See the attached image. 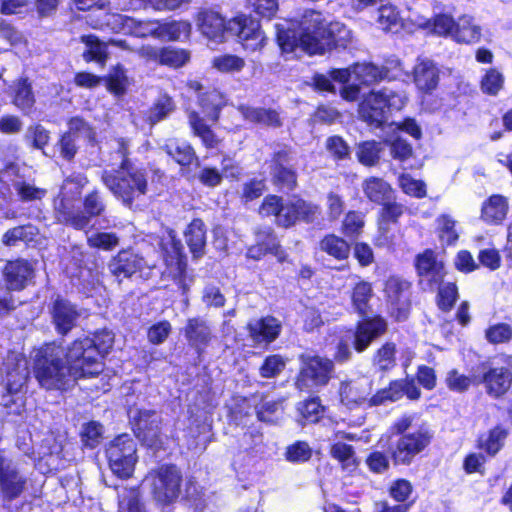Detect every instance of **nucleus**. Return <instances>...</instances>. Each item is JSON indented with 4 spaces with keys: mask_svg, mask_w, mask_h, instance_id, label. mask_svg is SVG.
<instances>
[{
    "mask_svg": "<svg viewBox=\"0 0 512 512\" xmlns=\"http://www.w3.org/2000/svg\"><path fill=\"white\" fill-rule=\"evenodd\" d=\"M478 382L484 385L489 396L499 398L506 394L512 385V367L509 365L485 367Z\"/></svg>",
    "mask_w": 512,
    "mask_h": 512,
    "instance_id": "dca6fc26",
    "label": "nucleus"
},
{
    "mask_svg": "<svg viewBox=\"0 0 512 512\" xmlns=\"http://www.w3.org/2000/svg\"><path fill=\"white\" fill-rule=\"evenodd\" d=\"M51 314L53 323L61 334L68 333L78 317L75 307L70 302L59 298L54 301Z\"/></svg>",
    "mask_w": 512,
    "mask_h": 512,
    "instance_id": "4be33fe9",
    "label": "nucleus"
},
{
    "mask_svg": "<svg viewBox=\"0 0 512 512\" xmlns=\"http://www.w3.org/2000/svg\"><path fill=\"white\" fill-rule=\"evenodd\" d=\"M13 188L19 199L24 202L41 200L46 195L45 189L24 180L15 181Z\"/></svg>",
    "mask_w": 512,
    "mask_h": 512,
    "instance_id": "864d4df0",
    "label": "nucleus"
},
{
    "mask_svg": "<svg viewBox=\"0 0 512 512\" xmlns=\"http://www.w3.org/2000/svg\"><path fill=\"white\" fill-rule=\"evenodd\" d=\"M289 160V155L286 151H279L275 155V167L273 169V177L275 181L283 187L292 189L296 184V174L293 170L284 167V163Z\"/></svg>",
    "mask_w": 512,
    "mask_h": 512,
    "instance_id": "4c0bfd02",
    "label": "nucleus"
},
{
    "mask_svg": "<svg viewBox=\"0 0 512 512\" xmlns=\"http://www.w3.org/2000/svg\"><path fill=\"white\" fill-rule=\"evenodd\" d=\"M399 185L403 192L415 198L426 196V184L422 180L414 179L409 174H402L399 177Z\"/></svg>",
    "mask_w": 512,
    "mask_h": 512,
    "instance_id": "e2e57ef3",
    "label": "nucleus"
},
{
    "mask_svg": "<svg viewBox=\"0 0 512 512\" xmlns=\"http://www.w3.org/2000/svg\"><path fill=\"white\" fill-rule=\"evenodd\" d=\"M509 204L505 197L492 195L485 200L481 207V219L491 225L501 224L508 213Z\"/></svg>",
    "mask_w": 512,
    "mask_h": 512,
    "instance_id": "a878e982",
    "label": "nucleus"
},
{
    "mask_svg": "<svg viewBox=\"0 0 512 512\" xmlns=\"http://www.w3.org/2000/svg\"><path fill=\"white\" fill-rule=\"evenodd\" d=\"M377 23L384 31H398L405 26L397 8L390 4L382 5L378 9Z\"/></svg>",
    "mask_w": 512,
    "mask_h": 512,
    "instance_id": "a19ab883",
    "label": "nucleus"
},
{
    "mask_svg": "<svg viewBox=\"0 0 512 512\" xmlns=\"http://www.w3.org/2000/svg\"><path fill=\"white\" fill-rule=\"evenodd\" d=\"M239 111L242 116L253 123L264 124L268 126H279L280 118L277 112L248 106H240Z\"/></svg>",
    "mask_w": 512,
    "mask_h": 512,
    "instance_id": "58836bf2",
    "label": "nucleus"
},
{
    "mask_svg": "<svg viewBox=\"0 0 512 512\" xmlns=\"http://www.w3.org/2000/svg\"><path fill=\"white\" fill-rule=\"evenodd\" d=\"M507 437L508 430L496 426L479 437L478 447L488 455L495 456L503 448Z\"/></svg>",
    "mask_w": 512,
    "mask_h": 512,
    "instance_id": "7c9ffc66",
    "label": "nucleus"
},
{
    "mask_svg": "<svg viewBox=\"0 0 512 512\" xmlns=\"http://www.w3.org/2000/svg\"><path fill=\"white\" fill-rule=\"evenodd\" d=\"M181 473L173 465H164L151 471L145 478L155 500L167 504L175 501L180 493Z\"/></svg>",
    "mask_w": 512,
    "mask_h": 512,
    "instance_id": "0eeeda50",
    "label": "nucleus"
},
{
    "mask_svg": "<svg viewBox=\"0 0 512 512\" xmlns=\"http://www.w3.org/2000/svg\"><path fill=\"white\" fill-rule=\"evenodd\" d=\"M482 29L475 18L470 15L458 17L455 23L453 41L461 44H473L480 41Z\"/></svg>",
    "mask_w": 512,
    "mask_h": 512,
    "instance_id": "bb28decb",
    "label": "nucleus"
},
{
    "mask_svg": "<svg viewBox=\"0 0 512 512\" xmlns=\"http://www.w3.org/2000/svg\"><path fill=\"white\" fill-rule=\"evenodd\" d=\"M228 30L236 35L244 49L261 50L266 44V36L261 30L260 22L248 15H239L228 21Z\"/></svg>",
    "mask_w": 512,
    "mask_h": 512,
    "instance_id": "9b49d317",
    "label": "nucleus"
},
{
    "mask_svg": "<svg viewBox=\"0 0 512 512\" xmlns=\"http://www.w3.org/2000/svg\"><path fill=\"white\" fill-rule=\"evenodd\" d=\"M439 237L443 244L452 245L458 239L456 222L449 215H441L437 219Z\"/></svg>",
    "mask_w": 512,
    "mask_h": 512,
    "instance_id": "4d7b16f0",
    "label": "nucleus"
},
{
    "mask_svg": "<svg viewBox=\"0 0 512 512\" xmlns=\"http://www.w3.org/2000/svg\"><path fill=\"white\" fill-rule=\"evenodd\" d=\"M291 22L275 25L277 42L282 52L290 53L300 47L309 55H322L333 45H345L351 32L340 22H332L321 12L308 10L303 14L296 32Z\"/></svg>",
    "mask_w": 512,
    "mask_h": 512,
    "instance_id": "f257e3e1",
    "label": "nucleus"
},
{
    "mask_svg": "<svg viewBox=\"0 0 512 512\" xmlns=\"http://www.w3.org/2000/svg\"><path fill=\"white\" fill-rule=\"evenodd\" d=\"M354 82L362 85H371L386 77L387 72L373 64L362 63L352 66Z\"/></svg>",
    "mask_w": 512,
    "mask_h": 512,
    "instance_id": "e433bc0d",
    "label": "nucleus"
},
{
    "mask_svg": "<svg viewBox=\"0 0 512 512\" xmlns=\"http://www.w3.org/2000/svg\"><path fill=\"white\" fill-rule=\"evenodd\" d=\"M186 242L194 257L204 254L206 244V231L204 223L200 219H194L185 232Z\"/></svg>",
    "mask_w": 512,
    "mask_h": 512,
    "instance_id": "473e14b6",
    "label": "nucleus"
},
{
    "mask_svg": "<svg viewBox=\"0 0 512 512\" xmlns=\"http://www.w3.org/2000/svg\"><path fill=\"white\" fill-rule=\"evenodd\" d=\"M35 103L32 86L27 79H19L13 85V104L28 113Z\"/></svg>",
    "mask_w": 512,
    "mask_h": 512,
    "instance_id": "c9c22d12",
    "label": "nucleus"
},
{
    "mask_svg": "<svg viewBox=\"0 0 512 512\" xmlns=\"http://www.w3.org/2000/svg\"><path fill=\"white\" fill-rule=\"evenodd\" d=\"M33 374L41 387L47 390H66L79 378L89 377L84 363L70 357L55 343L45 344L33 351Z\"/></svg>",
    "mask_w": 512,
    "mask_h": 512,
    "instance_id": "f03ea898",
    "label": "nucleus"
},
{
    "mask_svg": "<svg viewBox=\"0 0 512 512\" xmlns=\"http://www.w3.org/2000/svg\"><path fill=\"white\" fill-rule=\"evenodd\" d=\"M489 343L501 344L512 339V327L507 323H497L489 326L485 331Z\"/></svg>",
    "mask_w": 512,
    "mask_h": 512,
    "instance_id": "680f3d73",
    "label": "nucleus"
},
{
    "mask_svg": "<svg viewBox=\"0 0 512 512\" xmlns=\"http://www.w3.org/2000/svg\"><path fill=\"white\" fill-rule=\"evenodd\" d=\"M211 65L218 72L228 74L241 72L246 62L234 54H221L212 59Z\"/></svg>",
    "mask_w": 512,
    "mask_h": 512,
    "instance_id": "79ce46f5",
    "label": "nucleus"
},
{
    "mask_svg": "<svg viewBox=\"0 0 512 512\" xmlns=\"http://www.w3.org/2000/svg\"><path fill=\"white\" fill-rule=\"evenodd\" d=\"M87 183V178L80 173L69 176L64 181L61 194L55 202L58 220L79 230L86 228L90 219L82 213L74 212L73 201L81 194Z\"/></svg>",
    "mask_w": 512,
    "mask_h": 512,
    "instance_id": "39448f33",
    "label": "nucleus"
},
{
    "mask_svg": "<svg viewBox=\"0 0 512 512\" xmlns=\"http://www.w3.org/2000/svg\"><path fill=\"white\" fill-rule=\"evenodd\" d=\"M301 368L296 380L300 390L325 386L332 377L334 364L328 358L317 355H301Z\"/></svg>",
    "mask_w": 512,
    "mask_h": 512,
    "instance_id": "6e6552de",
    "label": "nucleus"
},
{
    "mask_svg": "<svg viewBox=\"0 0 512 512\" xmlns=\"http://www.w3.org/2000/svg\"><path fill=\"white\" fill-rule=\"evenodd\" d=\"M330 453L334 459L341 463L343 469L352 471L356 468L357 462L351 445H347L342 442H335L331 446Z\"/></svg>",
    "mask_w": 512,
    "mask_h": 512,
    "instance_id": "8fccbe9b",
    "label": "nucleus"
},
{
    "mask_svg": "<svg viewBox=\"0 0 512 512\" xmlns=\"http://www.w3.org/2000/svg\"><path fill=\"white\" fill-rule=\"evenodd\" d=\"M403 389L402 380L391 382L388 388L378 391L370 398V406H379L386 402L398 401L404 395Z\"/></svg>",
    "mask_w": 512,
    "mask_h": 512,
    "instance_id": "49530a36",
    "label": "nucleus"
},
{
    "mask_svg": "<svg viewBox=\"0 0 512 512\" xmlns=\"http://www.w3.org/2000/svg\"><path fill=\"white\" fill-rule=\"evenodd\" d=\"M286 366V360L280 355L268 356L260 367V375L264 378H273L279 375Z\"/></svg>",
    "mask_w": 512,
    "mask_h": 512,
    "instance_id": "774afa93",
    "label": "nucleus"
},
{
    "mask_svg": "<svg viewBox=\"0 0 512 512\" xmlns=\"http://www.w3.org/2000/svg\"><path fill=\"white\" fill-rule=\"evenodd\" d=\"M414 82L423 91L436 88L439 80V70L435 63L428 58H419L414 67Z\"/></svg>",
    "mask_w": 512,
    "mask_h": 512,
    "instance_id": "5701e85b",
    "label": "nucleus"
},
{
    "mask_svg": "<svg viewBox=\"0 0 512 512\" xmlns=\"http://www.w3.org/2000/svg\"><path fill=\"white\" fill-rule=\"evenodd\" d=\"M26 479L12 461L0 454V493L3 502L18 498L24 491Z\"/></svg>",
    "mask_w": 512,
    "mask_h": 512,
    "instance_id": "2eb2a0df",
    "label": "nucleus"
},
{
    "mask_svg": "<svg viewBox=\"0 0 512 512\" xmlns=\"http://www.w3.org/2000/svg\"><path fill=\"white\" fill-rule=\"evenodd\" d=\"M118 152L122 156L120 170L117 175L104 171L102 181L113 195L125 205H131L148 189L147 176L144 170L135 168L127 158L128 142L120 138L117 141Z\"/></svg>",
    "mask_w": 512,
    "mask_h": 512,
    "instance_id": "7ed1b4c3",
    "label": "nucleus"
},
{
    "mask_svg": "<svg viewBox=\"0 0 512 512\" xmlns=\"http://www.w3.org/2000/svg\"><path fill=\"white\" fill-rule=\"evenodd\" d=\"M28 378L27 362L24 358H16V367L7 372V391L9 399H4L5 406H8L10 397L21 391Z\"/></svg>",
    "mask_w": 512,
    "mask_h": 512,
    "instance_id": "72a5a7b5",
    "label": "nucleus"
},
{
    "mask_svg": "<svg viewBox=\"0 0 512 512\" xmlns=\"http://www.w3.org/2000/svg\"><path fill=\"white\" fill-rule=\"evenodd\" d=\"M106 82L108 90L117 96L125 94L127 88L130 85L126 71L120 65H117L112 69L106 79Z\"/></svg>",
    "mask_w": 512,
    "mask_h": 512,
    "instance_id": "3c124183",
    "label": "nucleus"
},
{
    "mask_svg": "<svg viewBox=\"0 0 512 512\" xmlns=\"http://www.w3.org/2000/svg\"><path fill=\"white\" fill-rule=\"evenodd\" d=\"M248 330L255 342L270 343L278 337L281 331V324L276 318L267 316L251 321L248 324Z\"/></svg>",
    "mask_w": 512,
    "mask_h": 512,
    "instance_id": "b1692460",
    "label": "nucleus"
},
{
    "mask_svg": "<svg viewBox=\"0 0 512 512\" xmlns=\"http://www.w3.org/2000/svg\"><path fill=\"white\" fill-rule=\"evenodd\" d=\"M166 152L180 165H189L195 159L193 148L185 143L176 140L169 141L166 146Z\"/></svg>",
    "mask_w": 512,
    "mask_h": 512,
    "instance_id": "c03bdc74",
    "label": "nucleus"
},
{
    "mask_svg": "<svg viewBox=\"0 0 512 512\" xmlns=\"http://www.w3.org/2000/svg\"><path fill=\"white\" fill-rule=\"evenodd\" d=\"M188 123L192 129L193 134L201 139L205 147L214 148L219 144V138L207 125L206 120L200 117L197 112L190 111L188 113Z\"/></svg>",
    "mask_w": 512,
    "mask_h": 512,
    "instance_id": "2f4dec72",
    "label": "nucleus"
},
{
    "mask_svg": "<svg viewBox=\"0 0 512 512\" xmlns=\"http://www.w3.org/2000/svg\"><path fill=\"white\" fill-rule=\"evenodd\" d=\"M114 335L111 331L102 330L93 339L76 340L70 346V357L84 363L89 377L98 375L103 370L101 358L112 348Z\"/></svg>",
    "mask_w": 512,
    "mask_h": 512,
    "instance_id": "20e7f679",
    "label": "nucleus"
},
{
    "mask_svg": "<svg viewBox=\"0 0 512 512\" xmlns=\"http://www.w3.org/2000/svg\"><path fill=\"white\" fill-rule=\"evenodd\" d=\"M372 297V287L368 282H359L352 292V305L356 312L365 315L369 308V300Z\"/></svg>",
    "mask_w": 512,
    "mask_h": 512,
    "instance_id": "09e8293b",
    "label": "nucleus"
},
{
    "mask_svg": "<svg viewBox=\"0 0 512 512\" xmlns=\"http://www.w3.org/2000/svg\"><path fill=\"white\" fill-rule=\"evenodd\" d=\"M387 324L381 317H374L359 322L356 332L354 347L358 352L364 351L377 337L385 333Z\"/></svg>",
    "mask_w": 512,
    "mask_h": 512,
    "instance_id": "aec40b11",
    "label": "nucleus"
},
{
    "mask_svg": "<svg viewBox=\"0 0 512 512\" xmlns=\"http://www.w3.org/2000/svg\"><path fill=\"white\" fill-rule=\"evenodd\" d=\"M409 283L398 277H390L385 285V291L392 306V312L397 310L396 318L403 320L409 310L408 289Z\"/></svg>",
    "mask_w": 512,
    "mask_h": 512,
    "instance_id": "6ab92c4d",
    "label": "nucleus"
},
{
    "mask_svg": "<svg viewBox=\"0 0 512 512\" xmlns=\"http://www.w3.org/2000/svg\"><path fill=\"white\" fill-rule=\"evenodd\" d=\"M33 267L25 260H16L8 262L4 269V274L8 286L12 290L23 289L27 282L33 276Z\"/></svg>",
    "mask_w": 512,
    "mask_h": 512,
    "instance_id": "393cba45",
    "label": "nucleus"
},
{
    "mask_svg": "<svg viewBox=\"0 0 512 512\" xmlns=\"http://www.w3.org/2000/svg\"><path fill=\"white\" fill-rule=\"evenodd\" d=\"M184 332L189 343L198 349L207 346L211 340L210 327L199 317L188 319Z\"/></svg>",
    "mask_w": 512,
    "mask_h": 512,
    "instance_id": "c85d7f7f",
    "label": "nucleus"
},
{
    "mask_svg": "<svg viewBox=\"0 0 512 512\" xmlns=\"http://www.w3.org/2000/svg\"><path fill=\"white\" fill-rule=\"evenodd\" d=\"M395 352L396 348L393 343L384 344L377 350L373 358V364L382 371L390 370L396 363Z\"/></svg>",
    "mask_w": 512,
    "mask_h": 512,
    "instance_id": "13d9d810",
    "label": "nucleus"
},
{
    "mask_svg": "<svg viewBox=\"0 0 512 512\" xmlns=\"http://www.w3.org/2000/svg\"><path fill=\"white\" fill-rule=\"evenodd\" d=\"M198 26L201 33L217 43H221L225 40V33L229 32L228 22L226 23L224 18L215 11H203L198 16Z\"/></svg>",
    "mask_w": 512,
    "mask_h": 512,
    "instance_id": "412c9836",
    "label": "nucleus"
},
{
    "mask_svg": "<svg viewBox=\"0 0 512 512\" xmlns=\"http://www.w3.org/2000/svg\"><path fill=\"white\" fill-rule=\"evenodd\" d=\"M383 148L376 141H365L358 145L356 156L359 162L365 166H374L378 163Z\"/></svg>",
    "mask_w": 512,
    "mask_h": 512,
    "instance_id": "de8ad7c7",
    "label": "nucleus"
},
{
    "mask_svg": "<svg viewBox=\"0 0 512 512\" xmlns=\"http://www.w3.org/2000/svg\"><path fill=\"white\" fill-rule=\"evenodd\" d=\"M129 418L135 426V432L148 446L158 448L156 414L151 410L130 409Z\"/></svg>",
    "mask_w": 512,
    "mask_h": 512,
    "instance_id": "a211bd4d",
    "label": "nucleus"
},
{
    "mask_svg": "<svg viewBox=\"0 0 512 512\" xmlns=\"http://www.w3.org/2000/svg\"><path fill=\"white\" fill-rule=\"evenodd\" d=\"M82 41L86 44L87 50L83 56L86 61H97L104 64L107 60V44L102 43L96 36L88 35L83 36Z\"/></svg>",
    "mask_w": 512,
    "mask_h": 512,
    "instance_id": "a18cd8bd",
    "label": "nucleus"
},
{
    "mask_svg": "<svg viewBox=\"0 0 512 512\" xmlns=\"http://www.w3.org/2000/svg\"><path fill=\"white\" fill-rule=\"evenodd\" d=\"M416 267L421 277L431 282H439L445 275L444 265L438 261L431 250H426L417 257Z\"/></svg>",
    "mask_w": 512,
    "mask_h": 512,
    "instance_id": "cd10ccee",
    "label": "nucleus"
},
{
    "mask_svg": "<svg viewBox=\"0 0 512 512\" xmlns=\"http://www.w3.org/2000/svg\"><path fill=\"white\" fill-rule=\"evenodd\" d=\"M382 205L383 208L379 216V229L385 231L387 230V223L396 222L403 214L404 207L401 204L390 202V200L384 202Z\"/></svg>",
    "mask_w": 512,
    "mask_h": 512,
    "instance_id": "338daca9",
    "label": "nucleus"
},
{
    "mask_svg": "<svg viewBox=\"0 0 512 512\" xmlns=\"http://www.w3.org/2000/svg\"><path fill=\"white\" fill-rule=\"evenodd\" d=\"M190 58L189 53L183 49L164 48L161 49L159 63L170 67H181Z\"/></svg>",
    "mask_w": 512,
    "mask_h": 512,
    "instance_id": "0e129e2a",
    "label": "nucleus"
},
{
    "mask_svg": "<svg viewBox=\"0 0 512 512\" xmlns=\"http://www.w3.org/2000/svg\"><path fill=\"white\" fill-rule=\"evenodd\" d=\"M174 109V103L171 97L163 95L158 98L149 112V121L152 125L166 118Z\"/></svg>",
    "mask_w": 512,
    "mask_h": 512,
    "instance_id": "bf43d9fd",
    "label": "nucleus"
},
{
    "mask_svg": "<svg viewBox=\"0 0 512 512\" xmlns=\"http://www.w3.org/2000/svg\"><path fill=\"white\" fill-rule=\"evenodd\" d=\"M87 242L92 248L111 250L119 244V238L112 232H97L87 235Z\"/></svg>",
    "mask_w": 512,
    "mask_h": 512,
    "instance_id": "052dcab7",
    "label": "nucleus"
},
{
    "mask_svg": "<svg viewBox=\"0 0 512 512\" xmlns=\"http://www.w3.org/2000/svg\"><path fill=\"white\" fill-rule=\"evenodd\" d=\"M405 105V97L384 87L372 90L359 106L360 116L370 124L380 125L391 110H400Z\"/></svg>",
    "mask_w": 512,
    "mask_h": 512,
    "instance_id": "423d86ee",
    "label": "nucleus"
},
{
    "mask_svg": "<svg viewBox=\"0 0 512 512\" xmlns=\"http://www.w3.org/2000/svg\"><path fill=\"white\" fill-rule=\"evenodd\" d=\"M504 86V76L496 68L486 71L481 80V90L488 95H497Z\"/></svg>",
    "mask_w": 512,
    "mask_h": 512,
    "instance_id": "6e6d98bb",
    "label": "nucleus"
},
{
    "mask_svg": "<svg viewBox=\"0 0 512 512\" xmlns=\"http://www.w3.org/2000/svg\"><path fill=\"white\" fill-rule=\"evenodd\" d=\"M155 262L132 250H122L109 262V270L116 277H130L145 268L151 269Z\"/></svg>",
    "mask_w": 512,
    "mask_h": 512,
    "instance_id": "4468645a",
    "label": "nucleus"
},
{
    "mask_svg": "<svg viewBox=\"0 0 512 512\" xmlns=\"http://www.w3.org/2000/svg\"><path fill=\"white\" fill-rule=\"evenodd\" d=\"M455 23L456 20H454L452 16L447 14H439L431 19V26L428 31L438 36L449 37L453 40Z\"/></svg>",
    "mask_w": 512,
    "mask_h": 512,
    "instance_id": "5fc2aeb1",
    "label": "nucleus"
},
{
    "mask_svg": "<svg viewBox=\"0 0 512 512\" xmlns=\"http://www.w3.org/2000/svg\"><path fill=\"white\" fill-rule=\"evenodd\" d=\"M297 410L302 419L307 423L318 422L324 413V407L321 405L318 398H311L300 402L297 406Z\"/></svg>",
    "mask_w": 512,
    "mask_h": 512,
    "instance_id": "603ef678",
    "label": "nucleus"
},
{
    "mask_svg": "<svg viewBox=\"0 0 512 512\" xmlns=\"http://www.w3.org/2000/svg\"><path fill=\"white\" fill-rule=\"evenodd\" d=\"M119 512H145L139 502L136 489H123L119 493Z\"/></svg>",
    "mask_w": 512,
    "mask_h": 512,
    "instance_id": "69168bd1",
    "label": "nucleus"
},
{
    "mask_svg": "<svg viewBox=\"0 0 512 512\" xmlns=\"http://www.w3.org/2000/svg\"><path fill=\"white\" fill-rule=\"evenodd\" d=\"M160 39L177 41L187 39L191 33V24L187 21H173L160 24Z\"/></svg>",
    "mask_w": 512,
    "mask_h": 512,
    "instance_id": "37998d69",
    "label": "nucleus"
},
{
    "mask_svg": "<svg viewBox=\"0 0 512 512\" xmlns=\"http://www.w3.org/2000/svg\"><path fill=\"white\" fill-rule=\"evenodd\" d=\"M199 105L206 120L217 122L220 110L226 105L225 96L216 89L209 90L199 96Z\"/></svg>",
    "mask_w": 512,
    "mask_h": 512,
    "instance_id": "c756f323",
    "label": "nucleus"
},
{
    "mask_svg": "<svg viewBox=\"0 0 512 512\" xmlns=\"http://www.w3.org/2000/svg\"><path fill=\"white\" fill-rule=\"evenodd\" d=\"M161 245L166 265L164 274L181 282L186 271V258L182 252L181 241L176 238L173 231H169L162 239Z\"/></svg>",
    "mask_w": 512,
    "mask_h": 512,
    "instance_id": "f8f14e48",
    "label": "nucleus"
},
{
    "mask_svg": "<svg viewBox=\"0 0 512 512\" xmlns=\"http://www.w3.org/2000/svg\"><path fill=\"white\" fill-rule=\"evenodd\" d=\"M136 451V443L129 435L116 437L106 451L112 472L120 478L131 477L137 462Z\"/></svg>",
    "mask_w": 512,
    "mask_h": 512,
    "instance_id": "1a4fd4ad",
    "label": "nucleus"
},
{
    "mask_svg": "<svg viewBox=\"0 0 512 512\" xmlns=\"http://www.w3.org/2000/svg\"><path fill=\"white\" fill-rule=\"evenodd\" d=\"M433 433L426 423L417 426L414 432L402 435L392 451V458L396 464H410L414 457L424 451L431 443Z\"/></svg>",
    "mask_w": 512,
    "mask_h": 512,
    "instance_id": "9d476101",
    "label": "nucleus"
},
{
    "mask_svg": "<svg viewBox=\"0 0 512 512\" xmlns=\"http://www.w3.org/2000/svg\"><path fill=\"white\" fill-rule=\"evenodd\" d=\"M364 194L373 202L384 204L391 198V187L384 180L371 177L363 182Z\"/></svg>",
    "mask_w": 512,
    "mask_h": 512,
    "instance_id": "f704fd0d",
    "label": "nucleus"
},
{
    "mask_svg": "<svg viewBox=\"0 0 512 512\" xmlns=\"http://www.w3.org/2000/svg\"><path fill=\"white\" fill-rule=\"evenodd\" d=\"M372 390V381L367 377L343 381L339 388L340 400L349 409L361 406H370L369 395Z\"/></svg>",
    "mask_w": 512,
    "mask_h": 512,
    "instance_id": "ddd939ff",
    "label": "nucleus"
},
{
    "mask_svg": "<svg viewBox=\"0 0 512 512\" xmlns=\"http://www.w3.org/2000/svg\"><path fill=\"white\" fill-rule=\"evenodd\" d=\"M320 249L337 260L347 259L350 253L349 244L343 238L333 234L321 240Z\"/></svg>",
    "mask_w": 512,
    "mask_h": 512,
    "instance_id": "ea45409f",
    "label": "nucleus"
},
{
    "mask_svg": "<svg viewBox=\"0 0 512 512\" xmlns=\"http://www.w3.org/2000/svg\"><path fill=\"white\" fill-rule=\"evenodd\" d=\"M318 214V206L307 203L302 199H293L285 204L282 203L277 223L289 227L298 220L313 221Z\"/></svg>",
    "mask_w": 512,
    "mask_h": 512,
    "instance_id": "f3484780",
    "label": "nucleus"
}]
</instances>
